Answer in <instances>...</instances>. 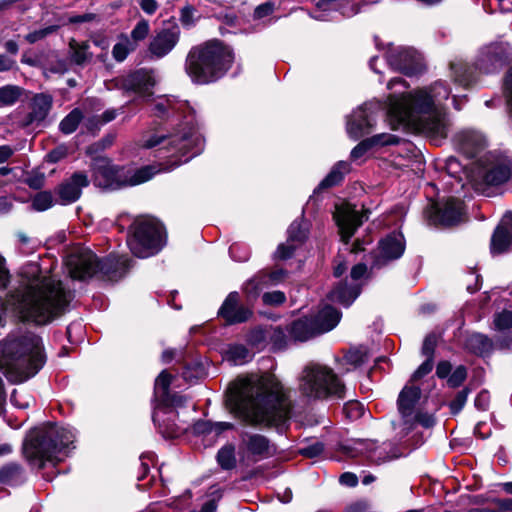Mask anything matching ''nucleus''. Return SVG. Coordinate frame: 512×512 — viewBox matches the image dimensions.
Segmentation results:
<instances>
[{"label":"nucleus","mask_w":512,"mask_h":512,"mask_svg":"<svg viewBox=\"0 0 512 512\" xmlns=\"http://www.w3.org/2000/svg\"><path fill=\"white\" fill-rule=\"evenodd\" d=\"M421 396L419 387H404L399 394L397 405L401 420L396 423L393 422L394 428H400L401 432L408 434L416 424L418 413L415 411V406Z\"/></svg>","instance_id":"4468645a"},{"label":"nucleus","mask_w":512,"mask_h":512,"mask_svg":"<svg viewBox=\"0 0 512 512\" xmlns=\"http://www.w3.org/2000/svg\"><path fill=\"white\" fill-rule=\"evenodd\" d=\"M172 376L166 370H163L155 380V391L161 392L163 396L168 394Z\"/></svg>","instance_id":"13d9d810"},{"label":"nucleus","mask_w":512,"mask_h":512,"mask_svg":"<svg viewBox=\"0 0 512 512\" xmlns=\"http://www.w3.org/2000/svg\"><path fill=\"white\" fill-rule=\"evenodd\" d=\"M512 250V212H507L496 227L490 243L493 255L506 253Z\"/></svg>","instance_id":"412c9836"},{"label":"nucleus","mask_w":512,"mask_h":512,"mask_svg":"<svg viewBox=\"0 0 512 512\" xmlns=\"http://www.w3.org/2000/svg\"><path fill=\"white\" fill-rule=\"evenodd\" d=\"M299 392L309 399L343 398L344 385L333 369L319 363H308L299 376Z\"/></svg>","instance_id":"0eeeda50"},{"label":"nucleus","mask_w":512,"mask_h":512,"mask_svg":"<svg viewBox=\"0 0 512 512\" xmlns=\"http://www.w3.org/2000/svg\"><path fill=\"white\" fill-rule=\"evenodd\" d=\"M308 229L307 225L302 221H294L288 228V238L286 243H282L278 246L275 257L281 260L290 258L296 248L300 246L307 238Z\"/></svg>","instance_id":"4be33fe9"},{"label":"nucleus","mask_w":512,"mask_h":512,"mask_svg":"<svg viewBox=\"0 0 512 512\" xmlns=\"http://www.w3.org/2000/svg\"><path fill=\"white\" fill-rule=\"evenodd\" d=\"M466 346L472 353L486 356L491 353L493 342L486 335L474 333L467 338Z\"/></svg>","instance_id":"e433bc0d"},{"label":"nucleus","mask_w":512,"mask_h":512,"mask_svg":"<svg viewBox=\"0 0 512 512\" xmlns=\"http://www.w3.org/2000/svg\"><path fill=\"white\" fill-rule=\"evenodd\" d=\"M53 103V97L47 93L34 95L31 100V112L27 116L26 124L42 122L48 115Z\"/></svg>","instance_id":"7c9ffc66"},{"label":"nucleus","mask_w":512,"mask_h":512,"mask_svg":"<svg viewBox=\"0 0 512 512\" xmlns=\"http://www.w3.org/2000/svg\"><path fill=\"white\" fill-rule=\"evenodd\" d=\"M399 142V138L395 135L388 133H381L362 140L351 151L350 157L352 160L357 161L362 158L372 147L394 145Z\"/></svg>","instance_id":"c756f323"},{"label":"nucleus","mask_w":512,"mask_h":512,"mask_svg":"<svg viewBox=\"0 0 512 512\" xmlns=\"http://www.w3.org/2000/svg\"><path fill=\"white\" fill-rule=\"evenodd\" d=\"M356 449L377 465L398 457L394 446L390 442H383L378 445L372 440H359L356 442Z\"/></svg>","instance_id":"6ab92c4d"},{"label":"nucleus","mask_w":512,"mask_h":512,"mask_svg":"<svg viewBox=\"0 0 512 512\" xmlns=\"http://www.w3.org/2000/svg\"><path fill=\"white\" fill-rule=\"evenodd\" d=\"M69 56L72 63L84 66L91 62L93 53L88 42H78L71 39L69 42Z\"/></svg>","instance_id":"f704fd0d"},{"label":"nucleus","mask_w":512,"mask_h":512,"mask_svg":"<svg viewBox=\"0 0 512 512\" xmlns=\"http://www.w3.org/2000/svg\"><path fill=\"white\" fill-rule=\"evenodd\" d=\"M511 178L512 160L506 156L487 153L476 162L474 185L483 193L487 187L500 186Z\"/></svg>","instance_id":"f8f14e48"},{"label":"nucleus","mask_w":512,"mask_h":512,"mask_svg":"<svg viewBox=\"0 0 512 512\" xmlns=\"http://www.w3.org/2000/svg\"><path fill=\"white\" fill-rule=\"evenodd\" d=\"M343 411L347 418L356 420L362 417L365 413L364 406L358 401H349L344 407Z\"/></svg>","instance_id":"5fc2aeb1"},{"label":"nucleus","mask_w":512,"mask_h":512,"mask_svg":"<svg viewBox=\"0 0 512 512\" xmlns=\"http://www.w3.org/2000/svg\"><path fill=\"white\" fill-rule=\"evenodd\" d=\"M275 10V4L271 1L265 2L263 4L258 5L253 12V18L255 20L263 19L269 15H271Z\"/></svg>","instance_id":"680f3d73"},{"label":"nucleus","mask_w":512,"mask_h":512,"mask_svg":"<svg viewBox=\"0 0 512 512\" xmlns=\"http://www.w3.org/2000/svg\"><path fill=\"white\" fill-rule=\"evenodd\" d=\"M89 185V179L83 172H75L67 181L59 185L57 194L59 201L67 205L77 201L82 192V188Z\"/></svg>","instance_id":"b1692460"},{"label":"nucleus","mask_w":512,"mask_h":512,"mask_svg":"<svg viewBox=\"0 0 512 512\" xmlns=\"http://www.w3.org/2000/svg\"><path fill=\"white\" fill-rule=\"evenodd\" d=\"M23 479V470L19 464L9 463L0 468V483L14 485Z\"/></svg>","instance_id":"58836bf2"},{"label":"nucleus","mask_w":512,"mask_h":512,"mask_svg":"<svg viewBox=\"0 0 512 512\" xmlns=\"http://www.w3.org/2000/svg\"><path fill=\"white\" fill-rule=\"evenodd\" d=\"M131 260L125 256L117 258L108 257L99 261L97 256L90 250L83 249L71 253L66 259V266L69 275L73 279L85 280L92 277L97 271L110 275L121 269L126 271L130 266Z\"/></svg>","instance_id":"9d476101"},{"label":"nucleus","mask_w":512,"mask_h":512,"mask_svg":"<svg viewBox=\"0 0 512 512\" xmlns=\"http://www.w3.org/2000/svg\"><path fill=\"white\" fill-rule=\"evenodd\" d=\"M377 105L365 103L352 112L347 120L346 130L348 135L357 140L370 133L375 125L374 111Z\"/></svg>","instance_id":"f3484780"},{"label":"nucleus","mask_w":512,"mask_h":512,"mask_svg":"<svg viewBox=\"0 0 512 512\" xmlns=\"http://www.w3.org/2000/svg\"><path fill=\"white\" fill-rule=\"evenodd\" d=\"M437 345V336L433 333L427 335L424 339L423 345H422V354L425 355L427 358H432L434 355V350Z\"/></svg>","instance_id":"e2e57ef3"},{"label":"nucleus","mask_w":512,"mask_h":512,"mask_svg":"<svg viewBox=\"0 0 512 512\" xmlns=\"http://www.w3.org/2000/svg\"><path fill=\"white\" fill-rule=\"evenodd\" d=\"M469 393L470 389L466 387L456 394L455 398L449 404L452 414H458L463 409Z\"/></svg>","instance_id":"6e6d98bb"},{"label":"nucleus","mask_w":512,"mask_h":512,"mask_svg":"<svg viewBox=\"0 0 512 512\" xmlns=\"http://www.w3.org/2000/svg\"><path fill=\"white\" fill-rule=\"evenodd\" d=\"M262 301L268 306H280L286 301V295L282 291L266 292L262 295Z\"/></svg>","instance_id":"4d7b16f0"},{"label":"nucleus","mask_w":512,"mask_h":512,"mask_svg":"<svg viewBox=\"0 0 512 512\" xmlns=\"http://www.w3.org/2000/svg\"><path fill=\"white\" fill-rule=\"evenodd\" d=\"M195 9L191 6H186L182 8L181 15H180V21L185 26H191L195 22Z\"/></svg>","instance_id":"69168bd1"},{"label":"nucleus","mask_w":512,"mask_h":512,"mask_svg":"<svg viewBox=\"0 0 512 512\" xmlns=\"http://www.w3.org/2000/svg\"><path fill=\"white\" fill-rule=\"evenodd\" d=\"M405 250V239L402 233L393 232L383 238L377 251L372 255V268H381L390 261L399 259Z\"/></svg>","instance_id":"2eb2a0df"},{"label":"nucleus","mask_w":512,"mask_h":512,"mask_svg":"<svg viewBox=\"0 0 512 512\" xmlns=\"http://www.w3.org/2000/svg\"><path fill=\"white\" fill-rule=\"evenodd\" d=\"M226 358L228 361L235 365H242L249 361L251 358L249 350L241 344L232 345L226 352Z\"/></svg>","instance_id":"37998d69"},{"label":"nucleus","mask_w":512,"mask_h":512,"mask_svg":"<svg viewBox=\"0 0 512 512\" xmlns=\"http://www.w3.org/2000/svg\"><path fill=\"white\" fill-rule=\"evenodd\" d=\"M268 333L269 344H271L273 351L286 348L289 341H291L289 334L286 335L284 330L279 326H268Z\"/></svg>","instance_id":"a19ab883"},{"label":"nucleus","mask_w":512,"mask_h":512,"mask_svg":"<svg viewBox=\"0 0 512 512\" xmlns=\"http://www.w3.org/2000/svg\"><path fill=\"white\" fill-rule=\"evenodd\" d=\"M124 88L133 91L143 98L151 96V89L155 85V80L151 72L146 70H138L128 75L124 79Z\"/></svg>","instance_id":"cd10ccee"},{"label":"nucleus","mask_w":512,"mask_h":512,"mask_svg":"<svg viewBox=\"0 0 512 512\" xmlns=\"http://www.w3.org/2000/svg\"><path fill=\"white\" fill-rule=\"evenodd\" d=\"M467 378V369L465 366L460 365L455 368V370L450 373L447 384L450 388H457L462 385V383Z\"/></svg>","instance_id":"864d4df0"},{"label":"nucleus","mask_w":512,"mask_h":512,"mask_svg":"<svg viewBox=\"0 0 512 512\" xmlns=\"http://www.w3.org/2000/svg\"><path fill=\"white\" fill-rule=\"evenodd\" d=\"M287 276V271L284 269H278L275 271H272L268 274L267 280H260L257 277L249 280L245 287L244 291L247 294L248 301H252L256 299L259 295V292L261 290L260 284H272L276 285L280 282H282Z\"/></svg>","instance_id":"72a5a7b5"},{"label":"nucleus","mask_w":512,"mask_h":512,"mask_svg":"<svg viewBox=\"0 0 512 512\" xmlns=\"http://www.w3.org/2000/svg\"><path fill=\"white\" fill-rule=\"evenodd\" d=\"M234 60L232 50L218 40H210L190 49L185 71L196 84H209L223 77Z\"/></svg>","instance_id":"423d86ee"},{"label":"nucleus","mask_w":512,"mask_h":512,"mask_svg":"<svg viewBox=\"0 0 512 512\" xmlns=\"http://www.w3.org/2000/svg\"><path fill=\"white\" fill-rule=\"evenodd\" d=\"M389 65L406 75H414L423 70V58L413 48L398 47L387 54Z\"/></svg>","instance_id":"dca6fc26"},{"label":"nucleus","mask_w":512,"mask_h":512,"mask_svg":"<svg viewBox=\"0 0 512 512\" xmlns=\"http://www.w3.org/2000/svg\"><path fill=\"white\" fill-rule=\"evenodd\" d=\"M347 364L357 367L367 360V352L363 348H352L344 356Z\"/></svg>","instance_id":"8fccbe9b"},{"label":"nucleus","mask_w":512,"mask_h":512,"mask_svg":"<svg viewBox=\"0 0 512 512\" xmlns=\"http://www.w3.org/2000/svg\"><path fill=\"white\" fill-rule=\"evenodd\" d=\"M219 315L223 317L227 323L236 324L250 319L252 310L243 305H239V294L237 292H231L220 307Z\"/></svg>","instance_id":"393cba45"},{"label":"nucleus","mask_w":512,"mask_h":512,"mask_svg":"<svg viewBox=\"0 0 512 512\" xmlns=\"http://www.w3.org/2000/svg\"><path fill=\"white\" fill-rule=\"evenodd\" d=\"M166 244L164 226L150 216L138 217L130 225L127 245L131 253L139 258L157 254Z\"/></svg>","instance_id":"1a4fd4ad"},{"label":"nucleus","mask_w":512,"mask_h":512,"mask_svg":"<svg viewBox=\"0 0 512 512\" xmlns=\"http://www.w3.org/2000/svg\"><path fill=\"white\" fill-rule=\"evenodd\" d=\"M248 342L261 350L269 344L268 326L256 327L248 335Z\"/></svg>","instance_id":"49530a36"},{"label":"nucleus","mask_w":512,"mask_h":512,"mask_svg":"<svg viewBox=\"0 0 512 512\" xmlns=\"http://www.w3.org/2000/svg\"><path fill=\"white\" fill-rule=\"evenodd\" d=\"M82 118L81 110L75 108L60 122L59 128L64 134H71L77 129Z\"/></svg>","instance_id":"a18cd8bd"},{"label":"nucleus","mask_w":512,"mask_h":512,"mask_svg":"<svg viewBox=\"0 0 512 512\" xmlns=\"http://www.w3.org/2000/svg\"><path fill=\"white\" fill-rule=\"evenodd\" d=\"M451 370H452V365L450 362L440 361L436 367V375L441 379H444V378L448 379V377L451 373Z\"/></svg>","instance_id":"774afa93"},{"label":"nucleus","mask_w":512,"mask_h":512,"mask_svg":"<svg viewBox=\"0 0 512 512\" xmlns=\"http://www.w3.org/2000/svg\"><path fill=\"white\" fill-rule=\"evenodd\" d=\"M351 171V165L347 161H338L328 175L321 181L319 188H329L339 184L344 176Z\"/></svg>","instance_id":"4c0bfd02"},{"label":"nucleus","mask_w":512,"mask_h":512,"mask_svg":"<svg viewBox=\"0 0 512 512\" xmlns=\"http://www.w3.org/2000/svg\"><path fill=\"white\" fill-rule=\"evenodd\" d=\"M179 36L180 31L176 25L161 29L150 41V54L158 59L163 58L176 46Z\"/></svg>","instance_id":"aec40b11"},{"label":"nucleus","mask_w":512,"mask_h":512,"mask_svg":"<svg viewBox=\"0 0 512 512\" xmlns=\"http://www.w3.org/2000/svg\"><path fill=\"white\" fill-rule=\"evenodd\" d=\"M340 318L341 313L337 309L326 305L321 310H319L312 321L317 329L318 334L320 335L335 328L339 323Z\"/></svg>","instance_id":"473e14b6"},{"label":"nucleus","mask_w":512,"mask_h":512,"mask_svg":"<svg viewBox=\"0 0 512 512\" xmlns=\"http://www.w3.org/2000/svg\"><path fill=\"white\" fill-rule=\"evenodd\" d=\"M56 29H57L56 26H48L45 28H41V29H38V30L28 33L25 36V39L27 42L33 44V43H36V42L44 39L48 35L52 34L53 32L56 31Z\"/></svg>","instance_id":"bf43d9fd"},{"label":"nucleus","mask_w":512,"mask_h":512,"mask_svg":"<svg viewBox=\"0 0 512 512\" xmlns=\"http://www.w3.org/2000/svg\"><path fill=\"white\" fill-rule=\"evenodd\" d=\"M387 88L394 90L387 97L386 104L392 120L414 127L437 145L447 137L449 124L444 102L451 90L444 82L436 81L429 87L406 93V82L402 78H394L388 82Z\"/></svg>","instance_id":"f257e3e1"},{"label":"nucleus","mask_w":512,"mask_h":512,"mask_svg":"<svg viewBox=\"0 0 512 512\" xmlns=\"http://www.w3.org/2000/svg\"><path fill=\"white\" fill-rule=\"evenodd\" d=\"M149 32V22L145 19H141L131 31V36L129 38L137 46L138 42L143 41L148 36Z\"/></svg>","instance_id":"3c124183"},{"label":"nucleus","mask_w":512,"mask_h":512,"mask_svg":"<svg viewBox=\"0 0 512 512\" xmlns=\"http://www.w3.org/2000/svg\"><path fill=\"white\" fill-rule=\"evenodd\" d=\"M22 88L16 85H5L0 88V107L14 105L22 95Z\"/></svg>","instance_id":"79ce46f5"},{"label":"nucleus","mask_w":512,"mask_h":512,"mask_svg":"<svg viewBox=\"0 0 512 512\" xmlns=\"http://www.w3.org/2000/svg\"><path fill=\"white\" fill-rule=\"evenodd\" d=\"M17 239H18V248L19 251L24 255H29L33 253L37 248V241L30 238L23 232L17 233Z\"/></svg>","instance_id":"603ef678"},{"label":"nucleus","mask_w":512,"mask_h":512,"mask_svg":"<svg viewBox=\"0 0 512 512\" xmlns=\"http://www.w3.org/2000/svg\"><path fill=\"white\" fill-rule=\"evenodd\" d=\"M334 218L338 225L341 238L345 243H348L357 228L363 223V216L348 203L336 207Z\"/></svg>","instance_id":"a211bd4d"},{"label":"nucleus","mask_w":512,"mask_h":512,"mask_svg":"<svg viewBox=\"0 0 512 512\" xmlns=\"http://www.w3.org/2000/svg\"><path fill=\"white\" fill-rule=\"evenodd\" d=\"M26 279L18 300V311L26 321L46 325L64 313L72 299L61 281L52 276H42L38 264L30 263L22 268Z\"/></svg>","instance_id":"7ed1b4c3"},{"label":"nucleus","mask_w":512,"mask_h":512,"mask_svg":"<svg viewBox=\"0 0 512 512\" xmlns=\"http://www.w3.org/2000/svg\"><path fill=\"white\" fill-rule=\"evenodd\" d=\"M159 171L154 166L126 170L113 165L107 158H95L92 164V181L97 187L115 190L144 183Z\"/></svg>","instance_id":"6e6552de"},{"label":"nucleus","mask_w":512,"mask_h":512,"mask_svg":"<svg viewBox=\"0 0 512 512\" xmlns=\"http://www.w3.org/2000/svg\"><path fill=\"white\" fill-rule=\"evenodd\" d=\"M42 343L39 336L27 332L9 336L2 343L0 370L12 382H24L44 365Z\"/></svg>","instance_id":"20e7f679"},{"label":"nucleus","mask_w":512,"mask_h":512,"mask_svg":"<svg viewBox=\"0 0 512 512\" xmlns=\"http://www.w3.org/2000/svg\"><path fill=\"white\" fill-rule=\"evenodd\" d=\"M455 143L461 153L468 158L475 157L486 146L484 136L473 130H464L456 135Z\"/></svg>","instance_id":"bb28decb"},{"label":"nucleus","mask_w":512,"mask_h":512,"mask_svg":"<svg viewBox=\"0 0 512 512\" xmlns=\"http://www.w3.org/2000/svg\"><path fill=\"white\" fill-rule=\"evenodd\" d=\"M226 404L251 425L284 423L291 411L283 386L271 375L237 378L227 390Z\"/></svg>","instance_id":"f03ea898"},{"label":"nucleus","mask_w":512,"mask_h":512,"mask_svg":"<svg viewBox=\"0 0 512 512\" xmlns=\"http://www.w3.org/2000/svg\"><path fill=\"white\" fill-rule=\"evenodd\" d=\"M462 216V202L460 200L450 198L443 206L437 203L431 205L429 217L434 223L450 226L458 223Z\"/></svg>","instance_id":"5701e85b"},{"label":"nucleus","mask_w":512,"mask_h":512,"mask_svg":"<svg viewBox=\"0 0 512 512\" xmlns=\"http://www.w3.org/2000/svg\"><path fill=\"white\" fill-rule=\"evenodd\" d=\"M433 368V359L427 358L419 367L418 369L413 373L412 375V381H417L430 373Z\"/></svg>","instance_id":"0e129e2a"},{"label":"nucleus","mask_w":512,"mask_h":512,"mask_svg":"<svg viewBox=\"0 0 512 512\" xmlns=\"http://www.w3.org/2000/svg\"><path fill=\"white\" fill-rule=\"evenodd\" d=\"M241 461L257 462L276 454V447L264 435L243 433L238 447Z\"/></svg>","instance_id":"ddd939ff"},{"label":"nucleus","mask_w":512,"mask_h":512,"mask_svg":"<svg viewBox=\"0 0 512 512\" xmlns=\"http://www.w3.org/2000/svg\"><path fill=\"white\" fill-rule=\"evenodd\" d=\"M360 289L357 286H347L346 284H339L328 294L329 300L342 304L343 306H350L354 300L359 296Z\"/></svg>","instance_id":"c9c22d12"},{"label":"nucleus","mask_w":512,"mask_h":512,"mask_svg":"<svg viewBox=\"0 0 512 512\" xmlns=\"http://www.w3.org/2000/svg\"><path fill=\"white\" fill-rule=\"evenodd\" d=\"M136 48V44L127 35L122 34L119 41L113 46L112 55L116 61L121 62Z\"/></svg>","instance_id":"ea45409f"},{"label":"nucleus","mask_w":512,"mask_h":512,"mask_svg":"<svg viewBox=\"0 0 512 512\" xmlns=\"http://www.w3.org/2000/svg\"><path fill=\"white\" fill-rule=\"evenodd\" d=\"M177 413L167 405L159 406L153 413V421L158 425L159 431L168 438L177 437L185 428L175 422Z\"/></svg>","instance_id":"a878e982"},{"label":"nucleus","mask_w":512,"mask_h":512,"mask_svg":"<svg viewBox=\"0 0 512 512\" xmlns=\"http://www.w3.org/2000/svg\"><path fill=\"white\" fill-rule=\"evenodd\" d=\"M232 427H233V425L231 423H228V422H218V423H215V424L198 423L196 425V430L199 431V432H207V431L215 430V432L218 434V433H221L224 430L232 429Z\"/></svg>","instance_id":"052dcab7"},{"label":"nucleus","mask_w":512,"mask_h":512,"mask_svg":"<svg viewBox=\"0 0 512 512\" xmlns=\"http://www.w3.org/2000/svg\"><path fill=\"white\" fill-rule=\"evenodd\" d=\"M291 341L305 342L319 335L312 319L304 318L293 321L288 326Z\"/></svg>","instance_id":"2f4dec72"},{"label":"nucleus","mask_w":512,"mask_h":512,"mask_svg":"<svg viewBox=\"0 0 512 512\" xmlns=\"http://www.w3.org/2000/svg\"><path fill=\"white\" fill-rule=\"evenodd\" d=\"M164 142L167 143L160 150L164 149L170 153L163 155L164 157L177 158L171 162L170 168H174L199 154L202 150L203 139L196 131L190 129L187 133L175 134L168 139L164 136H151L143 141V147L149 149Z\"/></svg>","instance_id":"9b49d317"},{"label":"nucleus","mask_w":512,"mask_h":512,"mask_svg":"<svg viewBox=\"0 0 512 512\" xmlns=\"http://www.w3.org/2000/svg\"><path fill=\"white\" fill-rule=\"evenodd\" d=\"M152 112L157 117H164L170 114H194L193 108L187 102L177 101L171 97H159L153 105Z\"/></svg>","instance_id":"c85d7f7f"},{"label":"nucleus","mask_w":512,"mask_h":512,"mask_svg":"<svg viewBox=\"0 0 512 512\" xmlns=\"http://www.w3.org/2000/svg\"><path fill=\"white\" fill-rule=\"evenodd\" d=\"M75 441L73 429L58 425L32 429L23 443V454L32 465L42 467L45 462H60L68 455Z\"/></svg>","instance_id":"39448f33"},{"label":"nucleus","mask_w":512,"mask_h":512,"mask_svg":"<svg viewBox=\"0 0 512 512\" xmlns=\"http://www.w3.org/2000/svg\"><path fill=\"white\" fill-rule=\"evenodd\" d=\"M490 395L487 391H481L475 398L474 405L477 409L486 411L489 407Z\"/></svg>","instance_id":"338daca9"},{"label":"nucleus","mask_w":512,"mask_h":512,"mask_svg":"<svg viewBox=\"0 0 512 512\" xmlns=\"http://www.w3.org/2000/svg\"><path fill=\"white\" fill-rule=\"evenodd\" d=\"M217 462L224 470H231L236 466L235 447L225 445L217 453Z\"/></svg>","instance_id":"c03bdc74"},{"label":"nucleus","mask_w":512,"mask_h":512,"mask_svg":"<svg viewBox=\"0 0 512 512\" xmlns=\"http://www.w3.org/2000/svg\"><path fill=\"white\" fill-rule=\"evenodd\" d=\"M54 204L53 196L48 191L37 193L32 199V207L36 211H45Z\"/></svg>","instance_id":"de8ad7c7"},{"label":"nucleus","mask_w":512,"mask_h":512,"mask_svg":"<svg viewBox=\"0 0 512 512\" xmlns=\"http://www.w3.org/2000/svg\"><path fill=\"white\" fill-rule=\"evenodd\" d=\"M494 329L497 331H505L512 327V311L503 310L496 313L493 318Z\"/></svg>","instance_id":"09e8293b"}]
</instances>
